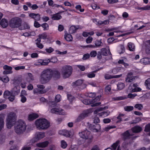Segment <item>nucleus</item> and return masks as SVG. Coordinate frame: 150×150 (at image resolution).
Segmentation results:
<instances>
[{"label":"nucleus","mask_w":150,"mask_h":150,"mask_svg":"<svg viewBox=\"0 0 150 150\" xmlns=\"http://www.w3.org/2000/svg\"><path fill=\"white\" fill-rule=\"evenodd\" d=\"M53 77L54 78L59 79L60 73L57 70L50 69H47L43 71L40 76V81L42 84H45L48 82Z\"/></svg>","instance_id":"obj_1"},{"label":"nucleus","mask_w":150,"mask_h":150,"mask_svg":"<svg viewBox=\"0 0 150 150\" xmlns=\"http://www.w3.org/2000/svg\"><path fill=\"white\" fill-rule=\"evenodd\" d=\"M35 125L39 129H45L48 128L50 125L49 122L45 118H40L35 122Z\"/></svg>","instance_id":"obj_2"},{"label":"nucleus","mask_w":150,"mask_h":150,"mask_svg":"<svg viewBox=\"0 0 150 150\" xmlns=\"http://www.w3.org/2000/svg\"><path fill=\"white\" fill-rule=\"evenodd\" d=\"M17 116L14 112H10L8 114L6 121L7 128L10 129L13 126L16 120Z\"/></svg>","instance_id":"obj_3"},{"label":"nucleus","mask_w":150,"mask_h":150,"mask_svg":"<svg viewBox=\"0 0 150 150\" xmlns=\"http://www.w3.org/2000/svg\"><path fill=\"white\" fill-rule=\"evenodd\" d=\"M22 19L18 17L12 18L9 22V25L11 28H15L20 27L21 25Z\"/></svg>","instance_id":"obj_4"},{"label":"nucleus","mask_w":150,"mask_h":150,"mask_svg":"<svg viewBox=\"0 0 150 150\" xmlns=\"http://www.w3.org/2000/svg\"><path fill=\"white\" fill-rule=\"evenodd\" d=\"M26 126L25 122L22 120H18L17 125L14 127V130L18 134L23 133L25 130Z\"/></svg>","instance_id":"obj_5"},{"label":"nucleus","mask_w":150,"mask_h":150,"mask_svg":"<svg viewBox=\"0 0 150 150\" xmlns=\"http://www.w3.org/2000/svg\"><path fill=\"white\" fill-rule=\"evenodd\" d=\"M72 68L70 66L66 65L63 66L62 69L63 78L65 79L69 77L72 74Z\"/></svg>","instance_id":"obj_6"},{"label":"nucleus","mask_w":150,"mask_h":150,"mask_svg":"<svg viewBox=\"0 0 150 150\" xmlns=\"http://www.w3.org/2000/svg\"><path fill=\"white\" fill-rule=\"evenodd\" d=\"M100 100V98L99 97H97L93 100L90 99H85L83 100V103L86 105H88L89 104H92L91 105V106L94 107L97 106H98L101 104L100 102H97L95 103L98 100Z\"/></svg>","instance_id":"obj_7"},{"label":"nucleus","mask_w":150,"mask_h":150,"mask_svg":"<svg viewBox=\"0 0 150 150\" xmlns=\"http://www.w3.org/2000/svg\"><path fill=\"white\" fill-rule=\"evenodd\" d=\"M79 135L81 138L84 139L91 140L93 138L90 132L86 129L79 132Z\"/></svg>","instance_id":"obj_8"},{"label":"nucleus","mask_w":150,"mask_h":150,"mask_svg":"<svg viewBox=\"0 0 150 150\" xmlns=\"http://www.w3.org/2000/svg\"><path fill=\"white\" fill-rule=\"evenodd\" d=\"M90 112V110L88 109L84 111L76 119V121L79 122L81 121L85 117H87Z\"/></svg>","instance_id":"obj_9"},{"label":"nucleus","mask_w":150,"mask_h":150,"mask_svg":"<svg viewBox=\"0 0 150 150\" xmlns=\"http://www.w3.org/2000/svg\"><path fill=\"white\" fill-rule=\"evenodd\" d=\"M133 135V134H131L129 130H127L123 133L121 134V137L122 140L124 141H125L127 140L131 139V136Z\"/></svg>","instance_id":"obj_10"},{"label":"nucleus","mask_w":150,"mask_h":150,"mask_svg":"<svg viewBox=\"0 0 150 150\" xmlns=\"http://www.w3.org/2000/svg\"><path fill=\"white\" fill-rule=\"evenodd\" d=\"M64 111L62 109H59V108H53L51 109V113L59 115H63L64 114Z\"/></svg>","instance_id":"obj_11"},{"label":"nucleus","mask_w":150,"mask_h":150,"mask_svg":"<svg viewBox=\"0 0 150 150\" xmlns=\"http://www.w3.org/2000/svg\"><path fill=\"white\" fill-rule=\"evenodd\" d=\"M137 96V94L136 93L132 94L131 93H129L128 95L127 98L133 99ZM126 98H127L125 97V96H120L117 97L116 98V100H124Z\"/></svg>","instance_id":"obj_12"},{"label":"nucleus","mask_w":150,"mask_h":150,"mask_svg":"<svg viewBox=\"0 0 150 150\" xmlns=\"http://www.w3.org/2000/svg\"><path fill=\"white\" fill-rule=\"evenodd\" d=\"M38 117L39 115L37 113H32L28 115V120L29 121L31 122L38 118Z\"/></svg>","instance_id":"obj_13"},{"label":"nucleus","mask_w":150,"mask_h":150,"mask_svg":"<svg viewBox=\"0 0 150 150\" xmlns=\"http://www.w3.org/2000/svg\"><path fill=\"white\" fill-rule=\"evenodd\" d=\"M29 16L35 21H39L40 19V16L38 13H29Z\"/></svg>","instance_id":"obj_14"},{"label":"nucleus","mask_w":150,"mask_h":150,"mask_svg":"<svg viewBox=\"0 0 150 150\" xmlns=\"http://www.w3.org/2000/svg\"><path fill=\"white\" fill-rule=\"evenodd\" d=\"M131 130L133 133H139L142 131V127L139 125H136L132 127Z\"/></svg>","instance_id":"obj_15"},{"label":"nucleus","mask_w":150,"mask_h":150,"mask_svg":"<svg viewBox=\"0 0 150 150\" xmlns=\"http://www.w3.org/2000/svg\"><path fill=\"white\" fill-rule=\"evenodd\" d=\"M45 134L43 132H38L36 133L35 137L37 140L43 138L45 137Z\"/></svg>","instance_id":"obj_16"},{"label":"nucleus","mask_w":150,"mask_h":150,"mask_svg":"<svg viewBox=\"0 0 150 150\" xmlns=\"http://www.w3.org/2000/svg\"><path fill=\"white\" fill-rule=\"evenodd\" d=\"M0 25L2 28H6L8 25V20L5 18H3L0 22Z\"/></svg>","instance_id":"obj_17"},{"label":"nucleus","mask_w":150,"mask_h":150,"mask_svg":"<svg viewBox=\"0 0 150 150\" xmlns=\"http://www.w3.org/2000/svg\"><path fill=\"white\" fill-rule=\"evenodd\" d=\"M59 134H62L67 137H69L71 136L69 132L65 129L59 131Z\"/></svg>","instance_id":"obj_18"},{"label":"nucleus","mask_w":150,"mask_h":150,"mask_svg":"<svg viewBox=\"0 0 150 150\" xmlns=\"http://www.w3.org/2000/svg\"><path fill=\"white\" fill-rule=\"evenodd\" d=\"M84 85V84H83V80L81 79H78L72 83V86L75 87L80 86Z\"/></svg>","instance_id":"obj_19"},{"label":"nucleus","mask_w":150,"mask_h":150,"mask_svg":"<svg viewBox=\"0 0 150 150\" xmlns=\"http://www.w3.org/2000/svg\"><path fill=\"white\" fill-rule=\"evenodd\" d=\"M124 115L123 114L120 113L119 114L117 117H114L112 119V120H114L117 119L118 120L116 122V123H120L121 121H122V117H123Z\"/></svg>","instance_id":"obj_20"},{"label":"nucleus","mask_w":150,"mask_h":150,"mask_svg":"<svg viewBox=\"0 0 150 150\" xmlns=\"http://www.w3.org/2000/svg\"><path fill=\"white\" fill-rule=\"evenodd\" d=\"M49 143L48 141H45L43 142L38 143L37 144L38 147L44 148L47 147Z\"/></svg>","instance_id":"obj_21"},{"label":"nucleus","mask_w":150,"mask_h":150,"mask_svg":"<svg viewBox=\"0 0 150 150\" xmlns=\"http://www.w3.org/2000/svg\"><path fill=\"white\" fill-rule=\"evenodd\" d=\"M127 48L130 51H134L135 50V46L133 43L129 42L127 44Z\"/></svg>","instance_id":"obj_22"},{"label":"nucleus","mask_w":150,"mask_h":150,"mask_svg":"<svg viewBox=\"0 0 150 150\" xmlns=\"http://www.w3.org/2000/svg\"><path fill=\"white\" fill-rule=\"evenodd\" d=\"M79 29L78 26L75 25L71 26L69 28V32L71 33H75L77 30Z\"/></svg>","instance_id":"obj_23"},{"label":"nucleus","mask_w":150,"mask_h":150,"mask_svg":"<svg viewBox=\"0 0 150 150\" xmlns=\"http://www.w3.org/2000/svg\"><path fill=\"white\" fill-rule=\"evenodd\" d=\"M19 92V90H17V91H14V93L13 92L12 94H11V95L8 98V99L11 102L13 101V100H15V97L14 95H13V93H14V94H18V93Z\"/></svg>","instance_id":"obj_24"},{"label":"nucleus","mask_w":150,"mask_h":150,"mask_svg":"<svg viewBox=\"0 0 150 150\" xmlns=\"http://www.w3.org/2000/svg\"><path fill=\"white\" fill-rule=\"evenodd\" d=\"M136 9L138 10H150V6L147 5L143 7H137Z\"/></svg>","instance_id":"obj_25"},{"label":"nucleus","mask_w":150,"mask_h":150,"mask_svg":"<svg viewBox=\"0 0 150 150\" xmlns=\"http://www.w3.org/2000/svg\"><path fill=\"white\" fill-rule=\"evenodd\" d=\"M100 69H98V70H96L94 71L93 72H91L90 73H89L87 74V76L89 78H92L94 77L95 76L96 74H94L97 71H99Z\"/></svg>","instance_id":"obj_26"},{"label":"nucleus","mask_w":150,"mask_h":150,"mask_svg":"<svg viewBox=\"0 0 150 150\" xmlns=\"http://www.w3.org/2000/svg\"><path fill=\"white\" fill-rule=\"evenodd\" d=\"M62 18V17L61 15L58 13L54 14L52 17V19L54 20H59Z\"/></svg>","instance_id":"obj_27"},{"label":"nucleus","mask_w":150,"mask_h":150,"mask_svg":"<svg viewBox=\"0 0 150 150\" xmlns=\"http://www.w3.org/2000/svg\"><path fill=\"white\" fill-rule=\"evenodd\" d=\"M118 63L122 64L126 68H127L129 66V64L125 62L124 60L123 59H119L118 61Z\"/></svg>","instance_id":"obj_28"},{"label":"nucleus","mask_w":150,"mask_h":150,"mask_svg":"<svg viewBox=\"0 0 150 150\" xmlns=\"http://www.w3.org/2000/svg\"><path fill=\"white\" fill-rule=\"evenodd\" d=\"M64 38L68 42L71 41L73 40L72 37L70 34H67L65 35Z\"/></svg>","instance_id":"obj_29"},{"label":"nucleus","mask_w":150,"mask_h":150,"mask_svg":"<svg viewBox=\"0 0 150 150\" xmlns=\"http://www.w3.org/2000/svg\"><path fill=\"white\" fill-rule=\"evenodd\" d=\"M4 120L3 117L0 116V131L4 128Z\"/></svg>","instance_id":"obj_30"},{"label":"nucleus","mask_w":150,"mask_h":150,"mask_svg":"<svg viewBox=\"0 0 150 150\" xmlns=\"http://www.w3.org/2000/svg\"><path fill=\"white\" fill-rule=\"evenodd\" d=\"M120 141L118 140L115 143H114L111 146V147L112 149L115 150L117 146L120 144Z\"/></svg>","instance_id":"obj_31"},{"label":"nucleus","mask_w":150,"mask_h":150,"mask_svg":"<svg viewBox=\"0 0 150 150\" xmlns=\"http://www.w3.org/2000/svg\"><path fill=\"white\" fill-rule=\"evenodd\" d=\"M1 80L3 82L7 83L9 81V79L7 76H4L1 78Z\"/></svg>","instance_id":"obj_32"},{"label":"nucleus","mask_w":150,"mask_h":150,"mask_svg":"<svg viewBox=\"0 0 150 150\" xmlns=\"http://www.w3.org/2000/svg\"><path fill=\"white\" fill-rule=\"evenodd\" d=\"M145 85L147 89H150V78H149L146 80Z\"/></svg>","instance_id":"obj_33"},{"label":"nucleus","mask_w":150,"mask_h":150,"mask_svg":"<svg viewBox=\"0 0 150 150\" xmlns=\"http://www.w3.org/2000/svg\"><path fill=\"white\" fill-rule=\"evenodd\" d=\"M102 42L101 40H96L94 43L95 45H94L95 48L96 47H98L101 46Z\"/></svg>","instance_id":"obj_34"},{"label":"nucleus","mask_w":150,"mask_h":150,"mask_svg":"<svg viewBox=\"0 0 150 150\" xmlns=\"http://www.w3.org/2000/svg\"><path fill=\"white\" fill-rule=\"evenodd\" d=\"M125 87V84L124 83L120 82L117 85V89L120 90L123 89Z\"/></svg>","instance_id":"obj_35"},{"label":"nucleus","mask_w":150,"mask_h":150,"mask_svg":"<svg viewBox=\"0 0 150 150\" xmlns=\"http://www.w3.org/2000/svg\"><path fill=\"white\" fill-rule=\"evenodd\" d=\"M61 147L63 149H65L67 146V144L64 140H62L61 142Z\"/></svg>","instance_id":"obj_36"},{"label":"nucleus","mask_w":150,"mask_h":150,"mask_svg":"<svg viewBox=\"0 0 150 150\" xmlns=\"http://www.w3.org/2000/svg\"><path fill=\"white\" fill-rule=\"evenodd\" d=\"M88 96L89 97L91 98L90 99L93 100L94 98H96V93H88Z\"/></svg>","instance_id":"obj_37"},{"label":"nucleus","mask_w":150,"mask_h":150,"mask_svg":"<svg viewBox=\"0 0 150 150\" xmlns=\"http://www.w3.org/2000/svg\"><path fill=\"white\" fill-rule=\"evenodd\" d=\"M102 54L103 56H106L108 55L107 50L106 48H103L101 49L100 51Z\"/></svg>","instance_id":"obj_38"},{"label":"nucleus","mask_w":150,"mask_h":150,"mask_svg":"<svg viewBox=\"0 0 150 150\" xmlns=\"http://www.w3.org/2000/svg\"><path fill=\"white\" fill-rule=\"evenodd\" d=\"M134 108L131 106H127L125 107L124 109L125 111L129 112L133 110Z\"/></svg>","instance_id":"obj_39"},{"label":"nucleus","mask_w":150,"mask_h":150,"mask_svg":"<svg viewBox=\"0 0 150 150\" xmlns=\"http://www.w3.org/2000/svg\"><path fill=\"white\" fill-rule=\"evenodd\" d=\"M41 26L44 28V30H47L49 29V25L47 23H43Z\"/></svg>","instance_id":"obj_40"},{"label":"nucleus","mask_w":150,"mask_h":150,"mask_svg":"<svg viewBox=\"0 0 150 150\" xmlns=\"http://www.w3.org/2000/svg\"><path fill=\"white\" fill-rule=\"evenodd\" d=\"M141 120V119L140 117H136L134 121L131 122L130 124H136L139 122Z\"/></svg>","instance_id":"obj_41"},{"label":"nucleus","mask_w":150,"mask_h":150,"mask_svg":"<svg viewBox=\"0 0 150 150\" xmlns=\"http://www.w3.org/2000/svg\"><path fill=\"white\" fill-rule=\"evenodd\" d=\"M144 131L146 132H150V123L145 125Z\"/></svg>","instance_id":"obj_42"},{"label":"nucleus","mask_w":150,"mask_h":150,"mask_svg":"<svg viewBox=\"0 0 150 150\" xmlns=\"http://www.w3.org/2000/svg\"><path fill=\"white\" fill-rule=\"evenodd\" d=\"M89 54L91 57H95L97 55V52L96 51H92L90 52Z\"/></svg>","instance_id":"obj_43"},{"label":"nucleus","mask_w":150,"mask_h":150,"mask_svg":"<svg viewBox=\"0 0 150 150\" xmlns=\"http://www.w3.org/2000/svg\"><path fill=\"white\" fill-rule=\"evenodd\" d=\"M61 99V96L59 94L57 95L55 98V101L57 103L59 102L60 101Z\"/></svg>","instance_id":"obj_44"},{"label":"nucleus","mask_w":150,"mask_h":150,"mask_svg":"<svg viewBox=\"0 0 150 150\" xmlns=\"http://www.w3.org/2000/svg\"><path fill=\"white\" fill-rule=\"evenodd\" d=\"M67 96L68 100L70 101V103H71L74 98V97L70 94H68Z\"/></svg>","instance_id":"obj_45"},{"label":"nucleus","mask_w":150,"mask_h":150,"mask_svg":"<svg viewBox=\"0 0 150 150\" xmlns=\"http://www.w3.org/2000/svg\"><path fill=\"white\" fill-rule=\"evenodd\" d=\"M135 108L139 110H141L143 108V105L141 104H137L134 106Z\"/></svg>","instance_id":"obj_46"},{"label":"nucleus","mask_w":150,"mask_h":150,"mask_svg":"<svg viewBox=\"0 0 150 150\" xmlns=\"http://www.w3.org/2000/svg\"><path fill=\"white\" fill-rule=\"evenodd\" d=\"M13 93H12L8 91H5L4 93V98H6L7 96H10Z\"/></svg>","instance_id":"obj_47"},{"label":"nucleus","mask_w":150,"mask_h":150,"mask_svg":"<svg viewBox=\"0 0 150 150\" xmlns=\"http://www.w3.org/2000/svg\"><path fill=\"white\" fill-rule=\"evenodd\" d=\"M116 127V126L115 125H109L105 127V130L106 131H108L111 129L115 128Z\"/></svg>","instance_id":"obj_48"},{"label":"nucleus","mask_w":150,"mask_h":150,"mask_svg":"<svg viewBox=\"0 0 150 150\" xmlns=\"http://www.w3.org/2000/svg\"><path fill=\"white\" fill-rule=\"evenodd\" d=\"M129 144L128 142L126 141H124L122 143V147L124 149H126L127 148L128 145Z\"/></svg>","instance_id":"obj_49"},{"label":"nucleus","mask_w":150,"mask_h":150,"mask_svg":"<svg viewBox=\"0 0 150 150\" xmlns=\"http://www.w3.org/2000/svg\"><path fill=\"white\" fill-rule=\"evenodd\" d=\"M3 69L4 70H8L10 71H12V67L7 65H5L3 67Z\"/></svg>","instance_id":"obj_50"},{"label":"nucleus","mask_w":150,"mask_h":150,"mask_svg":"<svg viewBox=\"0 0 150 150\" xmlns=\"http://www.w3.org/2000/svg\"><path fill=\"white\" fill-rule=\"evenodd\" d=\"M47 104L52 107H54L56 105L57 102L53 101H49Z\"/></svg>","instance_id":"obj_51"},{"label":"nucleus","mask_w":150,"mask_h":150,"mask_svg":"<svg viewBox=\"0 0 150 150\" xmlns=\"http://www.w3.org/2000/svg\"><path fill=\"white\" fill-rule=\"evenodd\" d=\"M120 47L121 51V52H120V53L121 54L124 53L125 50V47L124 45H120Z\"/></svg>","instance_id":"obj_52"},{"label":"nucleus","mask_w":150,"mask_h":150,"mask_svg":"<svg viewBox=\"0 0 150 150\" xmlns=\"http://www.w3.org/2000/svg\"><path fill=\"white\" fill-rule=\"evenodd\" d=\"M142 89L140 87H136L132 89V92H140L142 91Z\"/></svg>","instance_id":"obj_53"},{"label":"nucleus","mask_w":150,"mask_h":150,"mask_svg":"<svg viewBox=\"0 0 150 150\" xmlns=\"http://www.w3.org/2000/svg\"><path fill=\"white\" fill-rule=\"evenodd\" d=\"M39 38L41 39L45 40L47 38V35L46 34L42 33L39 35Z\"/></svg>","instance_id":"obj_54"},{"label":"nucleus","mask_w":150,"mask_h":150,"mask_svg":"<svg viewBox=\"0 0 150 150\" xmlns=\"http://www.w3.org/2000/svg\"><path fill=\"white\" fill-rule=\"evenodd\" d=\"M20 96L21 97V101L23 103H24L26 101L27 99L26 97L23 95L21 94Z\"/></svg>","instance_id":"obj_55"},{"label":"nucleus","mask_w":150,"mask_h":150,"mask_svg":"<svg viewBox=\"0 0 150 150\" xmlns=\"http://www.w3.org/2000/svg\"><path fill=\"white\" fill-rule=\"evenodd\" d=\"M57 59L56 57H53L52 58L50 59H48V60L49 61V62L52 63H55L56 62H57Z\"/></svg>","instance_id":"obj_56"},{"label":"nucleus","mask_w":150,"mask_h":150,"mask_svg":"<svg viewBox=\"0 0 150 150\" xmlns=\"http://www.w3.org/2000/svg\"><path fill=\"white\" fill-rule=\"evenodd\" d=\"M45 50L48 53H50L54 51V49L51 47H50L49 48H46Z\"/></svg>","instance_id":"obj_57"},{"label":"nucleus","mask_w":150,"mask_h":150,"mask_svg":"<svg viewBox=\"0 0 150 150\" xmlns=\"http://www.w3.org/2000/svg\"><path fill=\"white\" fill-rule=\"evenodd\" d=\"M102 52L100 51L98 52L97 53V58L98 60H100L102 58Z\"/></svg>","instance_id":"obj_58"},{"label":"nucleus","mask_w":150,"mask_h":150,"mask_svg":"<svg viewBox=\"0 0 150 150\" xmlns=\"http://www.w3.org/2000/svg\"><path fill=\"white\" fill-rule=\"evenodd\" d=\"M90 57L89 54L87 53L83 55L82 59L83 60H86L89 58Z\"/></svg>","instance_id":"obj_59"},{"label":"nucleus","mask_w":150,"mask_h":150,"mask_svg":"<svg viewBox=\"0 0 150 150\" xmlns=\"http://www.w3.org/2000/svg\"><path fill=\"white\" fill-rule=\"evenodd\" d=\"M37 21H35L34 23V26L36 28H38L41 26L40 24Z\"/></svg>","instance_id":"obj_60"},{"label":"nucleus","mask_w":150,"mask_h":150,"mask_svg":"<svg viewBox=\"0 0 150 150\" xmlns=\"http://www.w3.org/2000/svg\"><path fill=\"white\" fill-rule=\"evenodd\" d=\"M93 38L91 36L88 37L86 39V41L87 43H90L92 41Z\"/></svg>","instance_id":"obj_61"},{"label":"nucleus","mask_w":150,"mask_h":150,"mask_svg":"<svg viewBox=\"0 0 150 150\" xmlns=\"http://www.w3.org/2000/svg\"><path fill=\"white\" fill-rule=\"evenodd\" d=\"M56 52L57 53V54L63 55L66 54L67 53V51H65L61 52L59 50H56Z\"/></svg>","instance_id":"obj_62"},{"label":"nucleus","mask_w":150,"mask_h":150,"mask_svg":"<svg viewBox=\"0 0 150 150\" xmlns=\"http://www.w3.org/2000/svg\"><path fill=\"white\" fill-rule=\"evenodd\" d=\"M113 78V76L109 74H105V78L106 79H109Z\"/></svg>","instance_id":"obj_63"},{"label":"nucleus","mask_w":150,"mask_h":150,"mask_svg":"<svg viewBox=\"0 0 150 150\" xmlns=\"http://www.w3.org/2000/svg\"><path fill=\"white\" fill-rule=\"evenodd\" d=\"M40 101L42 102H45L47 103V104L48 103V101L46 99H45L44 97H42L40 99Z\"/></svg>","instance_id":"obj_64"}]
</instances>
